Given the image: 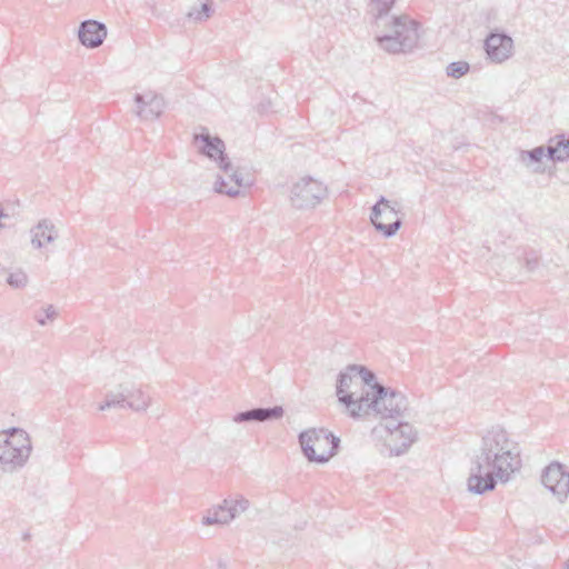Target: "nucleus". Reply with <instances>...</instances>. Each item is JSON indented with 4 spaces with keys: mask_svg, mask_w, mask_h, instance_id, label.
<instances>
[{
    "mask_svg": "<svg viewBox=\"0 0 569 569\" xmlns=\"http://www.w3.org/2000/svg\"><path fill=\"white\" fill-rule=\"evenodd\" d=\"M521 467L518 446L508 432L499 427L488 430L471 459L468 489L483 495L496 488L497 481L507 482Z\"/></svg>",
    "mask_w": 569,
    "mask_h": 569,
    "instance_id": "nucleus-1",
    "label": "nucleus"
},
{
    "mask_svg": "<svg viewBox=\"0 0 569 569\" xmlns=\"http://www.w3.org/2000/svg\"><path fill=\"white\" fill-rule=\"evenodd\" d=\"M377 382L375 373L363 366L350 365L340 372L337 382V397L350 417L355 419L368 413V397L371 386Z\"/></svg>",
    "mask_w": 569,
    "mask_h": 569,
    "instance_id": "nucleus-2",
    "label": "nucleus"
},
{
    "mask_svg": "<svg viewBox=\"0 0 569 569\" xmlns=\"http://www.w3.org/2000/svg\"><path fill=\"white\" fill-rule=\"evenodd\" d=\"M196 143L201 142L200 152L213 160L218 168L223 171L226 177H218L214 182V191L229 197L240 194L241 188H248L252 184L249 177H243L241 172L236 170L224 153V142L219 137H212L208 131L196 133L193 137Z\"/></svg>",
    "mask_w": 569,
    "mask_h": 569,
    "instance_id": "nucleus-3",
    "label": "nucleus"
},
{
    "mask_svg": "<svg viewBox=\"0 0 569 569\" xmlns=\"http://www.w3.org/2000/svg\"><path fill=\"white\" fill-rule=\"evenodd\" d=\"M376 41L388 53H408L417 46L420 38L419 23L408 14L389 16L379 21L375 17Z\"/></svg>",
    "mask_w": 569,
    "mask_h": 569,
    "instance_id": "nucleus-4",
    "label": "nucleus"
},
{
    "mask_svg": "<svg viewBox=\"0 0 569 569\" xmlns=\"http://www.w3.org/2000/svg\"><path fill=\"white\" fill-rule=\"evenodd\" d=\"M32 451L27 431L9 428L0 432V467L4 472H14L26 466Z\"/></svg>",
    "mask_w": 569,
    "mask_h": 569,
    "instance_id": "nucleus-5",
    "label": "nucleus"
},
{
    "mask_svg": "<svg viewBox=\"0 0 569 569\" xmlns=\"http://www.w3.org/2000/svg\"><path fill=\"white\" fill-rule=\"evenodd\" d=\"M299 443L308 461L323 465L337 453L340 439L325 428H311L300 432Z\"/></svg>",
    "mask_w": 569,
    "mask_h": 569,
    "instance_id": "nucleus-6",
    "label": "nucleus"
},
{
    "mask_svg": "<svg viewBox=\"0 0 569 569\" xmlns=\"http://www.w3.org/2000/svg\"><path fill=\"white\" fill-rule=\"evenodd\" d=\"M366 417L399 419L408 408L407 398L398 390L385 387L378 381L371 386Z\"/></svg>",
    "mask_w": 569,
    "mask_h": 569,
    "instance_id": "nucleus-7",
    "label": "nucleus"
},
{
    "mask_svg": "<svg viewBox=\"0 0 569 569\" xmlns=\"http://www.w3.org/2000/svg\"><path fill=\"white\" fill-rule=\"evenodd\" d=\"M150 406V397L134 383L123 382L106 393L104 401L98 407L103 411L107 409H131L133 411H146Z\"/></svg>",
    "mask_w": 569,
    "mask_h": 569,
    "instance_id": "nucleus-8",
    "label": "nucleus"
},
{
    "mask_svg": "<svg viewBox=\"0 0 569 569\" xmlns=\"http://www.w3.org/2000/svg\"><path fill=\"white\" fill-rule=\"evenodd\" d=\"M327 194V187L319 180L306 176L296 181L290 189L292 207L306 210L317 207Z\"/></svg>",
    "mask_w": 569,
    "mask_h": 569,
    "instance_id": "nucleus-9",
    "label": "nucleus"
},
{
    "mask_svg": "<svg viewBox=\"0 0 569 569\" xmlns=\"http://www.w3.org/2000/svg\"><path fill=\"white\" fill-rule=\"evenodd\" d=\"M399 213L400 204L381 196L371 208L370 221L377 231L390 238L397 233L402 224Z\"/></svg>",
    "mask_w": 569,
    "mask_h": 569,
    "instance_id": "nucleus-10",
    "label": "nucleus"
},
{
    "mask_svg": "<svg viewBox=\"0 0 569 569\" xmlns=\"http://www.w3.org/2000/svg\"><path fill=\"white\" fill-rule=\"evenodd\" d=\"M541 482L559 502H565L569 495V472H566L563 465L555 461L547 466L542 471Z\"/></svg>",
    "mask_w": 569,
    "mask_h": 569,
    "instance_id": "nucleus-11",
    "label": "nucleus"
},
{
    "mask_svg": "<svg viewBox=\"0 0 569 569\" xmlns=\"http://www.w3.org/2000/svg\"><path fill=\"white\" fill-rule=\"evenodd\" d=\"M133 100L137 104L136 114L142 120L159 118L166 108L164 98L153 91L136 93Z\"/></svg>",
    "mask_w": 569,
    "mask_h": 569,
    "instance_id": "nucleus-12",
    "label": "nucleus"
},
{
    "mask_svg": "<svg viewBox=\"0 0 569 569\" xmlns=\"http://www.w3.org/2000/svg\"><path fill=\"white\" fill-rule=\"evenodd\" d=\"M389 431V447L391 455L400 456L413 443L416 432L411 425L399 421L397 426H386Z\"/></svg>",
    "mask_w": 569,
    "mask_h": 569,
    "instance_id": "nucleus-13",
    "label": "nucleus"
},
{
    "mask_svg": "<svg viewBox=\"0 0 569 569\" xmlns=\"http://www.w3.org/2000/svg\"><path fill=\"white\" fill-rule=\"evenodd\" d=\"M513 40L501 32H490L485 40V50L493 62H503L512 54Z\"/></svg>",
    "mask_w": 569,
    "mask_h": 569,
    "instance_id": "nucleus-14",
    "label": "nucleus"
},
{
    "mask_svg": "<svg viewBox=\"0 0 569 569\" xmlns=\"http://www.w3.org/2000/svg\"><path fill=\"white\" fill-rule=\"evenodd\" d=\"M107 37V27L96 20H86L81 22L78 30V38L82 46L87 48L99 47Z\"/></svg>",
    "mask_w": 569,
    "mask_h": 569,
    "instance_id": "nucleus-15",
    "label": "nucleus"
},
{
    "mask_svg": "<svg viewBox=\"0 0 569 569\" xmlns=\"http://www.w3.org/2000/svg\"><path fill=\"white\" fill-rule=\"evenodd\" d=\"M284 411L281 406H274L270 408H253L250 410L238 412L233 416V421L237 423L241 422H266L278 420L283 416Z\"/></svg>",
    "mask_w": 569,
    "mask_h": 569,
    "instance_id": "nucleus-16",
    "label": "nucleus"
},
{
    "mask_svg": "<svg viewBox=\"0 0 569 569\" xmlns=\"http://www.w3.org/2000/svg\"><path fill=\"white\" fill-rule=\"evenodd\" d=\"M31 244L36 249L42 248L44 244L51 243L57 238V231L53 223L43 219L31 229Z\"/></svg>",
    "mask_w": 569,
    "mask_h": 569,
    "instance_id": "nucleus-17",
    "label": "nucleus"
},
{
    "mask_svg": "<svg viewBox=\"0 0 569 569\" xmlns=\"http://www.w3.org/2000/svg\"><path fill=\"white\" fill-rule=\"evenodd\" d=\"M234 519L230 508V500L224 499L221 505L208 510L207 515L202 518V525H227Z\"/></svg>",
    "mask_w": 569,
    "mask_h": 569,
    "instance_id": "nucleus-18",
    "label": "nucleus"
},
{
    "mask_svg": "<svg viewBox=\"0 0 569 569\" xmlns=\"http://www.w3.org/2000/svg\"><path fill=\"white\" fill-rule=\"evenodd\" d=\"M547 157L559 162L569 160V138L563 134L551 138L547 146Z\"/></svg>",
    "mask_w": 569,
    "mask_h": 569,
    "instance_id": "nucleus-19",
    "label": "nucleus"
},
{
    "mask_svg": "<svg viewBox=\"0 0 569 569\" xmlns=\"http://www.w3.org/2000/svg\"><path fill=\"white\" fill-rule=\"evenodd\" d=\"M547 156V147H536L531 150H522L520 152V161L526 167H531L532 164H540L542 158Z\"/></svg>",
    "mask_w": 569,
    "mask_h": 569,
    "instance_id": "nucleus-20",
    "label": "nucleus"
},
{
    "mask_svg": "<svg viewBox=\"0 0 569 569\" xmlns=\"http://www.w3.org/2000/svg\"><path fill=\"white\" fill-rule=\"evenodd\" d=\"M396 0H370L369 8L373 17H379V21L386 19V14L390 12Z\"/></svg>",
    "mask_w": 569,
    "mask_h": 569,
    "instance_id": "nucleus-21",
    "label": "nucleus"
},
{
    "mask_svg": "<svg viewBox=\"0 0 569 569\" xmlns=\"http://www.w3.org/2000/svg\"><path fill=\"white\" fill-rule=\"evenodd\" d=\"M212 12V4L209 0H207L202 2L200 7H192L188 12V18L194 20L196 22H202L209 19Z\"/></svg>",
    "mask_w": 569,
    "mask_h": 569,
    "instance_id": "nucleus-22",
    "label": "nucleus"
},
{
    "mask_svg": "<svg viewBox=\"0 0 569 569\" xmlns=\"http://www.w3.org/2000/svg\"><path fill=\"white\" fill-rule=\"evenodd\" d=\"M7 283L14 289L24 288L28 284V276L23 270L18 269L8 274Z\"/></svg>",
    "mask_w": 569,
    "mask_h": 569,
    "instance_id": "nucleus-23",
    "label": "nucleus"
},
{
    "mask_svg": "<svg viewBox=\"0 0 569 569\" xmlns=\"http://www.w3.org/2000/svg\"><path fill=\"white\" fill-rule=\"evenodd\" d=\"M469 69H470V66L466 61L451 62L447 67V76L455 78V79H459V78L463 77L465 74H467Z\"/></svg>",
    "mask_w": 569,
    "mask_h": 569,
    "instance_id": "nucleus-24",
    "label": "nucleus"
},
{
    "mask_svg": "<svg viewBox=\"0 0 569 569\" xmlns=\"http://www.w3.org/2000/svg\"><path fill=\"white\" fill-rule=\"evenodd\" d=\"M230 500V508L232 513H234V519L239 517L242 512H244L249 506L250 502L244 497H239L238 499H229Z\"/></svg>",
    "mask_w": 569,
    "mask_h": 569,
    "instance_id": "nucleus-25",
    "label": "nucleus"
},
{
    "mask_svg": "<svg viewBox=\"0 0 569 569\" xmlns=\"http://www.w3.org/2000/svg\"><path fill=\"white\" fill-rule=\"evenodd\" d=\"M57 316H58L57 309L52 305H49L43 310V315L36 316V320L40 326H46L48 320L52 321L56 319Z\"/></svg>",
    "mask_w": 569,
    "mask_h": 569,
    "instance_id": "nucleus-26",
    "label": "nucleus"
},
{
    "mask_svg": "<svg viewBox=\"0 0 569 569\" xmlns=\"http://www.w3.org/2000/svg\"><path fill=\"white\" fill-rule=\"evenodd\" d=\"M537 266V260L536 259H527V267H528V270L531 271L536 268Z\"/></svg>",
    "mask_w": 569,
    "mask_h": 569,
    "instance_id": "nucleus-27",
    "label": "nucleus"
},
{
    "mask_svg": "<svg viewBox=\"0 0 569 569\" xmlns=\"http://www.w3.org/2000/svg\"><path fill=\"white\" fill-rule=\"evenodd\" d=\"M2 217H3V213H2V211L0 210V219H1Z\"/></svg>",
    "mask_w": 569,
    "mask_h": 569,
    "instance_id": "nucleus-28",
    "label": "nucleus"
}]
</instances>
